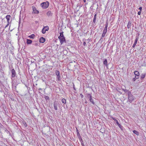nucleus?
Wrapping results in <instances>:
<instances>
[{"instance_id": "f257e3e1", "label": "nucleus", "mask_w": 146, "mask_h": 146, "mask_svg": "<svg viewBox=\"0 0 146 146\" xmlns=\"http://www.w3.org/2000/svg\"><path fill=\"white\" fill-rule=\"evenodd\" d=\"M60 42L61 44H62L64 42H66V41L65 37H64L63 35V32H62L60 33V35L58 37Z\"/></svg>"}, {"instance_id": "f03ea898", "label": "nucleus", "mask_w": 146, "mask_h": 146, "mask_svg": "<svg viewBox=\"0 0 146 146\" xmlns=\"http://www.w3.org/2000/svg\"><path fill=\"white\" fill-rule=\"evenodd\" d=\"M49 2L48 1L44 2L41 4V6L43 9H46L48 7L49 5Z\"/></svg>"}, {"instance_id": "7ed1b4c3", "label": "nucleus", "mask_w": 146, "mask_h": 146, "mask_svg": "<svg viewBox=\"0 0 146 146\" xmlns=\"http://www.w3.org/2000/svg\"><path fill=\"white\" fill-rule=\"evenodd\" d=\"M128 98L130 102H132L134 100L133 96L131 94V92H129L128 93Z\"/></svg>"}, {"instance_id": "20e7f679", "label": "nucleus", "mask_w": 146, "mask_h": 146, "mask_svg": "<svg viewBox=\"0 0 146 146\" xmlns=\"http://www.w3.org/2000/svg\"><path fill=\"white\" fill-rule=\"evenodd\" d=\"M49 29V27L48 26H46L42 29V33L44 34L46 31Z\"/></svg>"}, {"instance_id": "39448f33", "label": "nucleus", "mask_w": 146, "mask_h": 146, "mask_svg": "<svg viewBox=\"0 0 146 146\" xmlns=\"http://www.w3.org/2000/svg\"><path fill=\"white\" fill-rule=\"evenodd\" d=\"M33 13H35V14H38L39 13V11L37 10L36 7H33Z\"/></svg>"}, {"instance_id": "423d86ee", "label": "nucleus", "mask_w": 146, "mask_h": 146, "mask_svg": "<svg viewBox=\"0 0 146 146\" xmlns=\"http://www.w3.org/2000/svg\"><path fill=\"white\" fill-rule=\"evenodd\" d=\"M12 75L11 76L13 78L16 75V73L15 70L14 69L11 70Z\"/></svg>"}, {"instance_id": "0eeeda50", "label": "nucleus", "mask_w": 146, "mask_h": 146, "mask_svg": "<svg viewBox=\"0 0 146 146\" xmlns=\"http://www.w3.org/2000/svg\"><path fill=\"white\" fill-rule=\"evenodd\" d=\"M45 39L43 37H41L39 39V42L40 43H43L45 42Z\"/></svg>"}, {"instance_id": "6e6552de", "label": "nucleus", "mask_w": 146, "mask_h": 146, "mask_svg": "<svg viewBox=\"0 0 146 146\" xmlns=\"http://www.w3.org/2000/svg\"><path fill=\"white\" fill-rule=\"evenodd\" d=\"M134 74L135 75V76H136L137 77H139V72L137 71H135L134 72Z\"/></svg>"}, {"instance_id": "1a4fd4ad", "label": "nucleus", "mask_w": 146, "mask_h": 146, "mask_svg": "<svg viewBox=\"0 0 146 146\" xmlns=\"http://www.w3.org/2000/svg\"><path fill=\"white\" fill-rule=\"evenodd\" d=\"M5 17L7 19V23H9V22L10 18L11 17V16L10 15H7Z\"/></svg>"}, {"instance_id": "9d476101", "label": "nucleus", "mask_w": 146, "mask_h": 146, "mask_svg": "<svg viewBox=\"0 0 146 146\" xmlns=\"http://www.w3.org/2000/svg\"><path fill=\"white\" fill-rule=\"evenodd\" d=\"M90 95V101L93 104H94V102L93 99L92 98V96L91 95L89 94Z\"/></svg>"}, {"instance_id": "9b49d317", "label": "nucleus", "mask_w": 146, "mask_h": 146, "mask_svg": "<svg viewBox=\"0 0 146 146\" xmlns=\"http://www.w3.org/2000/svg\"><path fill=\"white\" fill-rule=\"evenodd\" d=\"M56 74L58 76V78H60V72H59L58 70H56L55 72Z\"/></svg>"}, {"instance_id": "f8f14e48", "label": "nucleus", "mask_w": 146, "mask_h": 146, "mask_svg": "<svg viewBox=\"0 0 146 146\" xmlns=\"http://www.w3.org/2000/svg\"><path fill=\"white\" fill-rule=\"evenodd\" d=\"M138 38H136L135 40L134 44H133V47H135V46L137 44V42L138 41Z\"/></svg>"}, {"instance_id": "ddd939ff", "label": "nucleus", "mask_w": 146, "mask_h": 146, "mask_svg": "<svg viewBox=\"0 0 146 146\" xmlns=\"http://www.w3.org/2000/svg\"><path fill=\"white\" fill-rule=\"evenodd\" d=\"M27 44H31L32 43V40L30 39H27Z\"/></svg>"}, {"instance_id": "4468645a", "label": "nucleus", "mask_w": 146, "mask_h": 146, "mask_svg": "<svg viewBox=\"0 0 146 146\" xmlns=\"http://www.w3.org/2000/svg\"><path fill=\"white\" fill-rule=\"evenodd\" d=\"M103 63L106 66H108V62L107 60L106 59H105L104 60V61Z\"/></svg>"}, {"instance_id": "2eb2a0df", "label": "nucleus", "mask_w": 146, "mask_h": 146, "mask_svg": "<svg viewBox=\"0 0 146 146\" xmlns=\"http://www.w3.org/2000/svg\"><path fill=\"white\" fill-rule=\"evenodd\" d=\"M35 37V35L33 34L30 36H29L28 37L31 38H34Z\"/></svg>"}, {"instance_id": "dca6fc26", "label": "nucleus", "mask_w": 146, "mask_h": 146, "mask_svg": "<svg viewBox=\"0 0 146 146\" xmlns=\"http://www.w3.org/2000/svg\"><path fill=\"white\" fill-rule=\"evenodd\" d=\"M96 14L94 16V19H93V22L94 23H95L96 22Z\"/></svg>"}, {"instance_id": "f3484780", "label": "nucleus", "mask_w": 146, "mask_h": 146, "mask_svg": "<svg viewBox=\"0 0 146 146\" xmlns=\"http://www.w3.org/2000/svg\"><path fill=\"white\" fill-rule=\"evenodd\" d=\"M145 74H142L141 75V79H143L145 77Z\"/></svg>"}, {"instance_id": "a211bd4d", "label": "nucleus", "mask_w": 146, "mask_h": 146, "mask_svg": "<svg viewBox=\"0 0 146 146\" xmlns=\"http://www.w3.org/2000/svg\"><path fill=\"white\" fill-rule=\"evenodd\" d=\"M62 102L63 103L66 104V100L65 98H63L62 100Z\"/></svg>"}, {"instance_id": "6ab92c4d", "label": "nucleus", "mask_w": 146, "mask_h": 146, "mask_svg": "<svg viewBox=\"0 0 146 146\" xmlns=\"http://www.w3.org/2000/svg\"><path fill=\"white\" fill-rule=\"evenodd\" d=\"M133 133H134V134H136L137 135H139V133L138 132L136 131V130H133Z\"/></svg>"}, {"instance_id": "aec40b11", "label": "nucleus", "mask_w": 146, "mask_h": 146, "mask_svg": "<svg viewBox=\"0 0 146 146\" xmlns=\"http://www.w3.org/2000/svg\"><path fill=\"white\" fill-rule=\"evenodd\" d=\"M138 78H139V77H137L136 76H135V77L132 80L134 82L135 81L136 79H138Z\"/></svg>"}, {"instance_id": "412c9836", "label": "nucleus", "mask_w": 146, "mask_h": 146, "mask_svg": "<svg viewBox=\"0 0 146 146\" xmlns=\"http://www.w3.org/2000/svg\"><path fill=\"white\" fill-rule=\"evenodd\" d=\"M111 118L112 119H113V120H114V121H115L116 122L117 124L118 123H119V122H118V121L117 120H116L115 118H114L113 117H111Z\"/></svg>"}, {"instance_id": "4be33fe9", "label": "nucleus", "mask_w": 146, "mask_h": 146, "mask_svg": "<svg viewBox=\"0 0 146 146\" xmlns=\"http://www.w3.org/2000/svg\"><path fill=\"white\" fill-rule=\"evenodd\" d=\"M131 23H129H129L127 25V28L128 29L129 28H130V27H131Z\"/></svg>"}, {"instance_id": "5701e85b", "label": "nucleus", "mask_w": 146, "mask_h": 146, "mask_svg": "<svg viewBox=\"0 0 146 146\" xmlns=\"http://www.w3.org/2000/svg\"><path fill=\"white\" fill-rule=\"evenodd\" d=\"M54 107L55 110H57V107L56 104H55V103L54 104Z\"/></svg>"}, {"instance_id": "b1692460", "label": "nucleus", "mask_w": 146, "mask_h": 146, "mask_svg": "<svg viewBox=\"0 0 146 146\" xmlns=\"http://www.w3.org/2000/svg\"><path fill=\"white\" fill-rule=\"evenodd\" d=\"M51 13V11H48L47 13V15L49 16L50 14Z\"/></svg>"}, {"instance_id": "393cba45", "label": "nucleus", "mask_w": 146, "mask_h": 146, "mask_svg": "<svg viewBox=\"0 0 146 146\" xmlns=\"http://www.w3.org/2000/svg\"><path fill=\"white\" fill-rule=\"evenodd\" d=\"M45 99L46 100H49V97L48 96H46L45 97Z\"/></svg>"}, {"instance_id": "a878e982", "label": "nucleus", "mask_w": 146, "mask_h": 146, "mask_svg": "<svg viewBox=\"0 0 146 146\" xmlns=\"http://www.w3.org/2000/svg\"><path fill=\"white\" fill-rule=\"evenodd\" d=\"M117 125L118 126L120 127V128H121V125H120V124L119 123H118L117 124Z\"/></svg>"}, {"instance_id": "bb28decb", "label": "nucleus", "mask_w": 146, "mask_h": 146, "mask_svg": "<svg viewBox=\"0 0 146 146\" xmlns=\"http://www.w3.org/2000/svg\"><path fill=\"white\" fill-rule=\"evenodd\" d=\"M117 125L118 126L120 127V128H121V125H120V124L119 123H118L117 124Z\"/></svg>"}, {"instance_id": "cd10ccee", "label": "nucleus", "mask_w": 146, "mask_h": 146, "mask_svg": "<svg viewBox=\"0 0 146 146\" xmlns=\"http://www.w3.org/2000/svg\"><path fill=\"white\" fill-rule=\"evenodd\" d=\"M9 22L8 23H7V25L5 26V28H6V27H8V26L9 25Z\"/></svg>"}, {"instance_id": "c85d7f7f", "label": "nucleus", "mask_w": 146, "mask_h": 146, "mask_svg": "<svg viewBox=\"0 0 146 146\" xmlns=\"http://www.w3.org/2000/svg\"><path fill=\"white\" fill-rule=\"evenodd\" d=\"M108 22H106V24L105 25V27H108Z\"/></svg>"}, {"instance_id": "c756f323", "label": "nucleus", "mask_w": 146, "mask_h": 146, "mask_svg": "<svg viewBox=\"0 0 146 146\" xmlns=\"http://www.w3.org/2000/svg\"><path fill=\"white\" fill-rule=\"evenodd\" d=\"M105 35H106L104 33H103L102 34V37H104L105 36Z\"/></svg>"}, {"instance_id": "7c9ffc66", "label": "nucleus", "mask_w": 146, "mask_h": 146, "mask_svg": "<svg viewBox=\"0 0 146 146\" xmlns=\"http://www.w3.org/2000/svg\"><path fill=\"white\" fill-rule=\"evenodd\" d=\"M139 9L140 10V11H141L142 9V7H140L139 8Z\"/></svg>"}, {"instance_id": "2f4dec72", "label": "nucleus", "mask_w": 146, "mask_h": 146, "mask_svg": "<svg viewBox=\"0 0 146 146\" xmlns=\"http://www.w3.org/2000/svg\"><path fill=\"white\" fill-rule=\"evenodd\" d=\"M107 32V31L104 30L103 33H104L105 34H106Z\"/></svg>"}, {"instance_id": "473e14b6", "label": "nucleus", "mask_w": 146, "mask_h": 146, "mask_svg": "<svg viewBox=\"0 0 146 146\" xmlns=\"http://www.w3.org/2000/svg\"><path fill=\"white\" fill-rule=\"evenodd\" d=\"M83 44V45L84 46H86V42H85V41L84 42Z\"/></svg>"}, {"instance_id": "72a5a7b5", "label": "nucleus", "mask_w": 146, "mask_h": 146, "mask_svg": "<svg viewBox=\"0 0 146 146\" xmlns=\"http://www.w3.org/2000/svg\"><path fill=\"white\" fill-rule=\"evenodd\" d=\"M141 14V11H140L138 12V15H140Z\"/></svg>"}, {"instance_id": "f704fd0d", "label": "nucleus", "mask_w": 146, "mask_h": 146, "mask_svg": "<svg viewBox=\"0 0 146 146\" xmlns=\"http://www.w3.org/2000/svg\"><path fill=\"white\" fill-rule=\"evenodd\" d=\"M107 27H105L104 30L107 31Z\"/></svg>"}, {"instance_id": "c9c22d12", "label": "nucleus", "mask_w": 146, "mask_h": 146, "mask_svg": "<svg viewBox=\"0 0 146 146\" xmlns=\"http://www.w3.org/2000/svg\"><path fill=\"white\" fill-rule=\"evenodd\" d=\"M80 96H81V97L82 98H83V97L84 96H83V95L82 94H80Z\"/></svg>"}, {"instance_id": "e433bc0d", "label": "nucleus", "mask_w": 146, "mask_h": 146, "mask_svg": "<svg viewBox=\"0 0 146 146\" xmlns=\"http://www.w3.org/2000/svg\"><path fill=\"white\" fill-rule=\"evenodd\" d=\"M82 146H85L84 144L83 143H82Z\"/></svg>"}, {"instance_id": "4c0bfd02", "label": "nucleus", "mask_w": 146, "mask_h": 146, "mask_svg": "<svg viewBox=\"0 0 146 146\" xmlns=\"http://www.w3.org/2000/svg\"><path fill=\"white\" fill-rule=\"evenodd\" d=\"M83 1H84V3H85L86 2V0H83Z\"/></svg>"}, {"instance_id": "58836bf2", "label": "nucleus", "mask_w": 146, "mask_h": 146, "mask_svg": "<svg viewBox=\"0 0 146 146\" xmlns=\"http://www.w3.org/2000/svg\"><path fill=\"white\" fill-rule=\"evenodd\" d=\"M85 104H87L88 103L87 101H85Z\"/></svg>"}]
</instances>
